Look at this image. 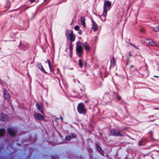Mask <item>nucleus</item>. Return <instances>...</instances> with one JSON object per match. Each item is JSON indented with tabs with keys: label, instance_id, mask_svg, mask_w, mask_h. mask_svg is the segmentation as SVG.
Listing matches in <instances>:
<instances>
[{
	"label": "nucleus",
	"instance_id": "nucleus-1",
	"mask_svg": "<svg viewBox=\"0 0 159 159\" xmlns=\"http://www.w3.org/2000/svg\"><path fill=\"white\" fill-rule=\"evenodd\" d=\"M82 45L84 49L87 52L89 51L91 48L88 43L86 42L82 43L80 41H77L76 44V52L77 55L79 57H81L84 54Z\"/></svg>",
	"mask_w": 159,
	"mask_h": 159
},
{
	"label": "nucleus",
	"instance_id": "nucleus-2",
	"mask_svg": "<svg viewBox=\"0 0 159 159\" xmlns=\"http://www.w3.org/2000/svg\"><path fill=\"white\" fill-rule=\"evenodd\" d=\"M65 36L68 40H70V42L72 43L74 41L76 37L73 33V30H66L65 33Z\"/></svg>",
	"mask_w": 159,
	"mask_h": 159
},
{
	"label": "nucleus",
	"instance_id": "nucleus-3",
	"mask_svg": "<svg viewBox=\"0 0 159 159\" xmlns=\"http://www.w3.org/2000/svg\"><path fill=\"white\" fill-rule=\"evenodd\" d=\"M110 134L111 135L115 136H125V134L121 130H118L117 129H112L110 131Z\"/></svg>",
	"mask_w": 159,
	"mask_h": 159
},
{
	"label": "nucleus",
	"instance_id": "nucleus-4",
	"mask_svg": "<svg viewBox=\"0 0 159 159\" xmlns=\"http://www.w3.org/2000/svg\"><path fill=\"white\" fill-rule=\"evenodd\" d=\"M111 5V2L107 0L104 3L103 5V12L102 14V16L106 17L107 14V6L109 7Z\"/></svg>",
	"mask_w": 159,
	"mask_h": 159
},
{
	"label": "nucleus",
	"instance_id": "nucleus-5",
	"mask_svg": "<svg viewBox=\"0 0 159 159\" xmlns=\"http://www.w3.org/2000/svg\"><path fill=\"white\" fill-rule=\"evenodd\" d=\"M77 110L80 113L85 114L86 113V110L85 109L84 105L82 103H80L78 105Z\"/></svg>",
	"mask_w": 159,
	"mask_h": 159
},
{
	"label": "nucleus",
	"instance_id": "nucleus-6",
	"mask_svg": "<svg viewBox=\"0 0 159 159\" xmlns=\"http://www.w3.org/2000/svg\"><path fill=\"white\" fill-rule=\"evenodd\" d=\"M29 44L24 41H21L20 43L19 47L20 49L22 50H25L29 47Z\"/></svg>",
	"mask_w": 159,
	"mask_h": 159
},
{
	"label": "nucleus",
	"instance_id": "nucleus-7",
	"mask_svg": "<svg viewBox=\"0 0 159 159\" xmlns=\"http://www.w3.org/2000/svg\"><path fill=\"white\" fill-rule=\"evenodd\" d=\"M146 45L151 46H157L159 47V45H157L156 42L153 41L152 40L150 39H146L144 41Z\"/></svg>",
	"mask_w": 159,
	"mask_h": 159
},
{
	"label": "nucleus",
	"instance_id": "nucleus-8",
	"mask_svg": "<svg viewBox=\"0 0 159 159\" xmlns=\"http://www.w3.org/2000/svg\"><path fill=\"white\" fill-rule=\"evenodd\" d=\"M7 131L9 134L12 137L14 136L17 132V130L13 128H8Z\"/></svg>",
	"mask_w": 159,
	"mask_h": 159
},
{
	"label": "nucleus",
	"instance_id": "nucleus-9",
	"mask_svg": "<svg viewBox=\"0 0 159 159\" xmlns=\"http://www.w3.org/2000/svg\"><path fill=\"white\" fill-rule=\"evenodd\" d=\"M37 66L38 68H39L42 72L44 73L45 74L47 73V72L45 70L41 63H38L37 65Z\"/></svg>",
	"mask_w": 159,
	"mask_h": 159
},
{
	"label": "nucleus",
	"instance_id": "nucleus-10",
	"mask_svg": "<svg viewBox=\"0 0 159 159\" xmlns=\"http://www.w3.org/2000/svg\"><path fill=\"white\" fill-rule=\"evenodd\" d=\"M7 120V116L4 113H1L0 114V120L3 121H6Z\"/></svg>",
	"mask_w": 159,
	"mask_h": 159
},
{
	"label": "nucleus",
	"instance_id": "nucleus-11",
	"mask_svg": "<svg viewBox=\"0 0 159 159\" xmlns=\"http://www.w3.org/2000/svg\"><path fill=\"white\" fill-rule=\"evenodd\" d=\"M34 116L35 118L38 119V120H41L43 119V117L40 114L35 113L34 114Z\"/></svg>",
	"mask_w": 159,
	"mask_h": 159
},
{
	"label": "nucleus",
	"instance_id": "nucleus-12",
	"mask_svg": "<svg viewBox=\"0 0 159 159\" xmlns=\"http://www.w3.org/2000/svg\"><path fill=\"white\" fill-rule=\"evenodd\" d=\"M4 97L5 99L9 100L10 98V95L6 89L3 90Z\"/></svg>",
	"mask_w": 159,
	"mask_h": 159
},
{
	"label": "nucleus",
	"instance_id": "nucleus-13",
	"mask_svg": "<svg viewBox=\"0 0 159 159\" xmlns=\"http://www.w3.org/2000/svg\"><path fill=\"white\" fill-rule=\"evenodd\" d=\"M76 135L75 134H70L66 136V139L67 140L69 141L73 138H75Z\"/></svg>",
	"mask_w": 159,
	"mask_h": 159
},
{
	"label": "nucleus",
	"instance_id": "nucleus-14",
	"mask_svg": "<svg viewBox=\"0 0 159 159\" xmlns=\"http://www.w3.org/2000/svg\"><path fill=\"white\" fill-rule=\"evenodd\" d=\"M92 22L93 24L92 28L94 31H96L98 29V27L96 22L93 20H92Z\"/></svg>",
	"mask_w": 159,
	"mask_h": 159
},
{
	"label": "nucleus",
	"instance_id": "nucleus-15",
	"mask_svg": "<svg viewBox=\"0 0 159 159\" xmlns=\"http://www.w3.org/2000/svg\"><path fill=\"white\" fill-rule=\"evenodd\" d=\"M147 139L146 138L142 139L139 142L138 145L139 146L144 145L145 144Z\"/></svg>",
	"mask_w": 159,
	"mask_h": 159
},
{
	"label": "nucleus",
	"instance_id": "nucleus-16",
	"mask_svg": "<svg viewBox=\"0 0 159 159\" xmlns=\"http://www.w3.org/2000/svg\"><path fill=\"white\" fill-rule=\"evenodd\" d=\"M36 106L38 109L41 112L43 113V111L42 107V105L41 103H37Z\"/></svg>",
	"mask_w": 159,
	"mask_h": 159
},
{
	"label": "nucleus",
	"instance_id": "nucleus-17",
	"mask_svg": "<svg viewBox=\"0 0 159 159\" xmlns=\"http://www.w3.org/2000/svg\"><path fill=\"white\" fill-rule=\"evenodd\" d=\"M143 69V70H144V72L143 73V75L142 74V75H148L149 72L147 70V68L145 67H142L139 69V70H140L141 69Z\"/></svg>",
	"mask_w": 159,
	"mask_h": 159
},
{
	"label": "nucleus",
	"instance_id": "nucleus-18",
	"mask_svg": "<svg viewBox=\"0 0 159 159\" xmlns=\"http://www.w3.org/2000/svg\"><path fill=\"white\" fill-rule=\"evenodd\" d=\"M115 65V58L114 57H113L110 60V67H114Z\"/></svg>",
	"mask_w": 159,
	"mask_h": 159
},
{
	"label": "nucleus",
	"instance_id": "nucleus-19",
	"mask_svg": "<svg viewBox=\"0 0 159 159\" xmlns=\"http://www.w3.org/2000/svg\"><path fill=\"white\" fill-rule=\"evenodd\" d=\"M81 24L83 26L85 27V20L84 17L81 16L80 17Z\"/></svg>",
	"mask_w": 159,
	"mask_h": 159
},
{
	"label": "nucleus",
	"instance_id": "nucleus-20",
	"mask_svg": "<svg viewBox=\"0 0 159 159\" xmlns=\"http://www.w3.org/2000/svg\"><path fill=\"white\" fill-rule=\"evenodd\" d=\"M5 129H0V136L3 135L5 132Z\"/></svg>",
	"mask_w": 159,
	"mask_h": 159
},
{
	"label": "nucleus",
	"instance_id": "nucleus-21",
	"mask_svg": "<svg viewBox=\"0 0 159 159\" xmlns=\"http://www.w3.org/2000/svg\"><path fill=\"white\" fill-rule=\"evenodd\" d=\"M152 30L155 32L159 31V25L155 27L152 28Z\"/></svg>",
	"mask_w": 159,
	"mask_h": 159
},
{
	"label": "nucleus",
	"instance_id": "nucleus-22",
	"mask_svg": "<svg viewBox=\"0 0 159 159\" xmlns=\"http://www.w3.org/2000/svg\"><path fill=\"white\" fill-rule=\"evenodd\" d=\"M79 64L80 67V68H82L83 66V64L82 61L81 59H80L79 60Z\"/></svg>",
	"mask_w": 159,
	"mask_h": 159
},
{
	"label": "nucleus",
	"instance_id": "nucleus-23",
	"mask_svg": "<svg viewBox=\"0 0 159 159\" xmlns=\"http://www.w3.org/2000/svg\"><path fill=\"white\" fill-rule=\"evenodd\" d=\"M96 145L97 150L99 152L101 151H102V149L100 146L98 144H96Z\"/></svg>",
	"mask_w": 159,
	"mask_h": 159
},
{
	"label": "nucleus",
	"instance_id": "nucleus-24",
	"mask_svg": "<svg viewBox=\"0 0 159 159\" xmlns=\"http://www.w3.org/2000/svg\"><path fill=\"white\" fill-rule=\"evenodd\" d=\"M69 49L70 51L72 50L73 49V45L72 43L70 42L69 44Z\"/></svg>",
	"mask_w": 159,
	"mask_h": 159
},
{
	"label": "nucleus",
	"instance_id": "nucleus-25",
	"mask_svg": "<svg viewBox=\"0 0 159 159\" xmlns=\"http://www.w3.org/2000/svg\"><path fill=\"white\" fill-rule=\"evenodd\" d=\"M80 26L78 25H75L74 27V29L75 30H78L79 29Z\"/></svg>",
	"mask_w": 159,
	"mask_h": 159
},
{
	"label": "nucleus",
	"instance_id": "nucleus-26",
	"mask_svg": "<svg viewBox=\"0 0 159 159\" xmlns=\"http://www.w3.org/2000/svg\"><path fill=\"white\" fill-rule=\"evenodd\" d=\"M116 99L118 100H120L121 99V97L119 95L116 94Z\"/></svg>",
	"mask_w": 159,
	"mask_h": 159
},
{
	"label": "nucleus",
	"instance_id": "nucleus-27",
	"mask_svg": "<svg viewBox=\"0 0 159 159\" xmlns=\"http://www.w3.org/2000/svg\"><path fill=\"white\" fill-rule=\"evenodd\" d=\"M78 33L80 34V35H81L82 34V30L81 29H79L78 30Z\"/></svg>",
	"mask_w": 159,
	"mask_h": 159
},
{
	"label": "nucleus",
	"instance_id": "nucleus-28",
	"mask_svg": "<svg viewBox=\"0 0 159 159\" xmlns=\"http://www.w3.org/2000/svg\"><path fill=\"white\" fill-rule=\"evenodd\" d=\"M98 17H99L100 19H101L103 21H105V20H106V18H105V17H105V18H104V20H102L101 19V16H99V15H98Z\"/></svg>",
	"mask_w": 159,
	"mask_h": 159
},
{
	"label": "nucleus",
	"instance_id": "nucleus-29",
	"mask_svg": "<svg viewBox=\"0 0 159 159\" xmlns=\"http://www.w3.org/2000/svg\"><path fill=\"white\" fill-rule=\"evenodd\" d=\"M37 0H29V1L31 2V3L34 2H36V1Z\"/></svg>",
	"mask_w": 159,
	"mask_h": 159
},
{
	"label": "nucleus",
	"instance_id": "nucleus-30",
	"mask_svg": "<svg viewBox=\"0 0 159 159\" xmlns=\"http://www.w3.org/2000/svg\"><path fill=\"white\" fill-rule=\"evenodd\" d=\"M129 44L131 46H132L134 47L135 48H136V47L135 45H132V43H129Z\"/></svg>",
	"mask_w": 159,
	"mask_h": 159
},
{
	"label": "nucleus",
	"instance_id": "nucleus-31",
	"mask_svg": "<svg viewBox=\"0 0 159 159\" xmlns=\"http://www.w3.org/2000/svg\"><path fill=\"white\" fill-rule=\"evenodd\" d=\"M47 61L48 62V66H49V65H50L51 64H50V61L48 60V59L47 60Z\"/></svg>",
	"mask_w": 159,
	"mask_h": 159
},
{
	"label": "nucleus",
	"instance_id": "nucleus-32",
	"mask_svg": "<svg viewBox=\"0 0 159 159\" xmlns=\"http://www.w3.org/2000/svg\"><path fill=\"white\" fill-rule=\"evenodd\" d=\"M49 68L50 69V71L51 72L52 71V67H51V65H49Z\"/></svg>",
	"mask_w": 159,
	"mask_h": 159
},
{
	"label": "nucleus",
	"instance_id": "nucleus-33",
	"mask_svg": "<svg viewBox=\"0 0 159 159\" xmlns=\"http://www.w3.org/2000/svg\"><path fill=\"white\" fill-rule=\"evenodd\" d=\"M134 67V66L133 65L130 66V69L132 67Z\"/></svg>",
	"mask_w": 159,
	"mask_h": 159
},
{
	"label": "nucleus",
	"instance_id": "nucleus-34",
	"mask_svg": "<svg viewBox=\"0 0 159 159\" xmlns=\"http://www.w3.org/2000/svg\"><path fill=\"white\" fill-rule=\"evenodd\" d=\"M154 109L156 110H159V108H155Z\"/></svg>",
	"mask_w": 159,
	"mask_h": 159
},
{
	"label": "nucleus",
	"instance_id": "nucleus-35",
	"mask_svg": "<svg viewBox=\"0 0 159 159\" xmlns=\"http://www.w3.org/2000/svg\"><path fill=\"white\" fill-rule=\"evenodd\" d=\"M100 72V75H101V74H102V71H101L100 70V72Z\"/></svg>",
	"mask_w": 159,
	"mask_h": 159
},
{
	"label": "nucleus",
	"instance_id": "nucleus-36",
	"mask_svg": "<svg viewBox=\"0 0 159 159\" xmlns=\"http://www.w3.org/2000/svg\"><path fill=\"white\" fill-rule=\"evenodd\" d=\"M150 133H151V136L152 137V132H150Z\"/></svg>",
	"mask_w": 159,
	"mask_h": 159
},
{
	"label": "nucleus",
	"instance_id": "nucleus-37",
	"mask_svg": "<svg viewBox=\"0 0 159 159\" xmlns=\"http://www.w3.org/2000/svg\"><path fill=\"white\" fill-rule=\"evenodd\" d=\"M28 8H29V7H26V8H25V10H26Z\"/></svg>",
	"mask_w": 159,
	"mask_h": 159
},
{
	"label": "nucleus",
	"instance_id": "nucleus-38",
	"mask_svg": "<svg viewBox=\"0 0 159 159\" xmlns=\"http://www.w3.org/2000/svg\"><path fill=\"white\" fill-rule=\"evenodd\" d=\"M66 0H63V1L64 2H66Z\"/></svg>",
	"mask_w": 159,
	"mask_h": 159
},
{
	"label": "nucleus",
	"instance_id": "nucleus-39",
	"mask_svg": "<svg viewBox=\"0 0 159 159\" xmlns=\"http://www.w3.org/2000/svg\"><path fill=\"white\" fill-rule=\"evenodd\" d=\"M94 14H95L96 16H98V15H97V14H95V13H94Z\"/></svg>",
	"mask_w": 159,
	"mask_h": 159
},
{
	"label": "nucleus",
	"instance_id": "nucleus-40",
	"mask_svg": "<svg viewBox=\"0 0 159 159\" xmlns=\"http://www.w3.org/2000/svg\"><path fill=\"white\" fill-rule=\"evenodd\" d=\"M129 56H132V55H131V53H130V54H129Z\"/></svg>",
	"mask_w": 159,
	"mask_h": 159
},
{
	"label": "nucleus",
	"instance_id": "nucleus-41",
	"mask_svg": "<svg viewBox=\"0 0 159 159\" xmlns=\"http://www.w3.org/2000/svg\"><path fill=\"white\" fill-rule=\"evenodd\" d=\"M154 77H158V76H155V75L154 76Z\"/></svg>",
	"mask_w": 159,
	"mask_h": 159
},
{
	"label": "nucleus",
	"instance_id": "nucleus-42",
	"mask_svg": "<svg viewBox=\"0 0 159 159\" xmlns=\"http://www.w3.org/2000/svg\"><path fill=\"white\" fill-rule=\"evenodd\" d=\"M140 32H142V30H140Z\"/></svg>",
	"mask_w": 159,
	"mask_h": 159
},
{
	"label": "nucleus",
	"instance_id": "nucleus-43",
	"mask_svg": "<svg viewBox=\"0 0 159 159\" xmlns=\"http://www.w3.org/2000/svg\"><path fill=\"white\" fill-rule=\"evenodd\" d=\"M44 1H46L47 0H44Z\"/></svg>",
	"mask_w": 159,
	"mask_h": 159
},
{
	"label": "nucleus",
	"instance_id": "nucleus-44",
	"mask_svg": "<svg viewBox=\"0 0 159 159\" xmlns=\"http://www.w3.org/2000/svg\"><path fill=\"white\" fill-rule=\"evenodd\" d=\"M139 26H140V25H139Z\"/></svg>",
	"mask_w": 159,
	"mask_h": 159
},
{
	"label": "nucleus",
	"instance_id": "nucleus-45",
	"mask_svg": "<svg viewBox=\"0 0 159 159\" xmlns=\"http://www.w3.org/2000/svg\"><path fill=\"white\" fill-rule=\"evenodd\" d=\"M101 77V78L103 79L102 77V76Z\"/></svg>",
	"mask_w": 159,
	"mask_h": 159
},
{
	"label": "nucleus",
	"instance_id": "nucleus-46",
	"mask_svg": "<svg viewBox=\"0 0 159 159\" xmlns=\"http://www.w3.org/2000/svg\"><path fill=\"white\" fill-rule=\"evenodd\" d=\"M59 84H60V81L59 82Z\"/></svg>",
	"mask_w": 159,
	"mask_h": 159
},
{
	"label": "nucleus",
	"instance_id": "nucleus-47",
	"mask_svg": "<svg viewBox=\"0 0 159 159\" xmlns=\"http://www.w3.org/2000/svg\"><path fill=\"white\" fill-rule=\"evenodd\" d=\"M7 41H6V40L5 41V42H7Z\"/></svg>",
	"mask_w": 159,
	"mask_h": 159
},
{
	"label": "nucleus",
	"instance_id": "nucleus-48",
	"mask_svg": "<svg viewBox=\"0 0 159 159\" xmlns=\"http://www.w3.org/2000/svg\"><path fill=\"white\" fill-rule=\"evenodd\" d=\"M1 14L0 13V16H1Z\"/></svg>",
	"mask_w": 159,
	"mask_h": 159
}]
</instances>
